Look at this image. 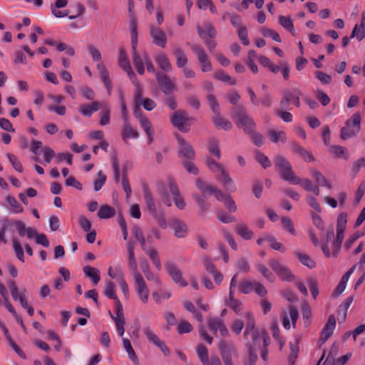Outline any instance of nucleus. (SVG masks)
Listing matches in <instances>:
<instances>
[{
    "label": "nucleus",
    "instance_id": "obj_1",
    "mask_svg": "<svg viewBox=\"0 0 365 365\" xmlns=\"http://www.w3.org/2000/svg\"><path fill=\"white\" fill-rule=\"evenodd\" d=\"M126 249L128 252V264L134 278L135 291L140 301L146 304L149 299V290L145 281L138 271L134 252V243L130 241L126 243Z\"/></svg>",
    "mask_w": 365,
    "mask_h": 365
},
{
    "label": "nucleus",
    "instance_id": "obj_2",
    "mask_svg": "<svg viewBox=\"0 0 365 365\" xmlns=\"http://www.w3.org/2000/svg\"><path fill=\"white\" fill-rule=\"evenodd\" d=\"M274 161L276 170L282 180L292 185H299L301 182V179L295 175L291 164L285 158L277 155Z\"/></svg>",
    "mask_w": 365,
    "mask_h": 365
},
{
    "label": "nucleus",
    "instance_id": "obj_3",
    "mask_svg": "<svg viewBox=\"0 0 365 365\" xmlns=\"http://www.w3.org/2000/svg\"><path fill=\"white\" fill-rule=\"evenodd\" d=\"M245 317L247 319V325L245 331V336L247 337L249 335H251L252 339V347L255 349L257 344L260 341V337L262 336L263 339V345L264 348H267V346L269 344V337L268 334L266 331L259 332V331L255 329V322L254 317L250 312L245 314Z\"/></svg>",
    "mask_w": 365,
    "mask_h": 365
},
{
    "label": "nucleus",
    "instance_id": "obj_4",
    "mask_svg": "<svg viewBox=\"0 0 365 365\" xmlns=\"http://www.w3.org/2000/svg\"><path fill=\"white\" fill-rule=\"evenodd\" d=\"M89 53L94 61L98 62L96 68L100 75V78L104 83L109 94H110L112 90V83L109 77L108 71L106 65L101 61L102 56L100 51L93 45H89L88 47Z\"/></svg>",
    "mask_w": 365,
    "mask_h": 365
},
{
    "label": "nucleus",
    "instance_id": "obj_5",
    "mask_svg": "<svg viewBox=\"0 0 365 365\" xmlns=\"http://www.w3.org/2000/svg\"><path fill=\"white\" fill-rule=\"evenodd\" d=\"M143 197L145 198V201L148 209L149 212L153 217V218L156 220L158 225L165 229L167 227V222L165 220V217L164 215L158 210L157 205L155 202V200L152 195V192L149 188V187L146 185H144L143 187Z\"/></svg>",
    "mask_w": 365,
    "mask_h": 365
},
{
    "label": "nucleus",
    "instance_id": "obj_6",
    "mask_svg": "<svg viewBox=\"0 0 365 365\" xmlns=\"http://www.w3.org/2000/svg\"><path fill=\"white\" fill-rule=\"evenodd\" d=\"M234 112L237 125L243 128L245 133H252L255 124L252 118L247 114L245 109L242 106H238L235 108Z\"/></svg>",
    "mask_w": 365,
    "mask_h": 365
},
{
    "label": "nucleus",
    "instance_id": "obj_7",
    "mask_svg": "<svg viewBox=\"0 0 365 365\" xmlns=\"http://www.w3.org/2000/svg\"><path fill=\"white\" fill-rule=\"evenodd\" d=\"M217 346L224 365H234L233 359L237 358L238 353L233 344L221 340Z\"/></svg>",
    "mask_w": 365,
    "mask_h": 365
},
{
    "label": "nucleus",
    "instance_id": "obj_8",
    "mask_svg": "<svg viewBox=\"0 0 365 365\" xmlns=\"http://www.w3.org/2000/svg\"><path fill=\"white\" fill-rule=\"evenodd\" d=\"M302 92L298 88L292 90H284L283 91V96L279 103V107L282 110H289L291 103H293L296 107L300 106V96Z\"/></svg>",
    "mask_w": 365,
    "mask_h": 365
},
{
    "label": "nucleus",
    "instance_id": "obj_9",
    "mask_svg": "<svg viewBox=\"0 0 365 365\" xmlns=\"http://www.w3.org/2000/svg\"><path fill=\"white\" fill-rule=\"evenodd\" d=\"M192 118L189 116L185 110H178L170 115L171 123L181 132L187 133L189 131V123Z\"/></svg>",
    "mask_w": 365,
    "mask_h": 365
},
{
    "label": "nucleus",
    "instance_id": "obj_10",
    "mask_svg": "<svg viewBox=\"0 0 365 365\" xmlns=\"http://www.w3.org/2000/svg\"><path fill=\"white\" fill-rule=\"evenodd\" d=\"M268 264L281 280L289 282L294 280V276L290 269L279 260L270 259L268 261Z\"/></svg>",
    "mask_w": 365,
    "mask_h": 365
},
{
    "label": "nucleus",
    "instance_id": "obj_11",
    "mask_svg": "<svg viewBox=\"0 0 365 365\" xmlns=\"http://www.w3.org/2000/svg\"><path fill=\"white\" fill-rule=\"evenodd\" d=\"M179 144L178 155L184 160H194L195 152L192 145L179 134L175 135Z\"/></svg>",
    "mask_w": 365,
    "mask_h": 365
},
{
    "label": "nucleus",
    "instance_id": "obj_12",
    "mask_svg": "<svg viewBox=\"0 0 365 365\" xmlns=\"http://www.w3.org/2000/svg\"><path fill=\"white\" fill-rule=\"evenodd\" d=\"M143 332L146 336L148 341L160 349L165 356L170 354V350L165 341L161 340L160 337L153 331L150 326L143 328Z\"/></svg>",
    "mask_w": 365,
    "mask_h": 365
},
{
    "label": "nucleus",
    "instance_id": "obj_13",
    "mask_svg": "<svg viewBox=\"0 0 365 365\" xmlns=\"http://www.w3.org/2000/svg\"><path fill=\"white\" fill-rule=\"evenodd\" d=\"M192 52L195 54L200 64L202 72H210L212 70V66L208 58L205 51L200 45L195 44L191 48Z\"/></svg>",
    "mask_w": 365,
    "mask_h": 365
},
{
    "label": "nucleus",
    "instance_id": "obj_14",
    "mask_svg": "<svg viewBox=\"0 0 365 365\" xmlns=\"http://www.w3.org/2000/svg\"><path fill=\"white\" fill-rule=\"evenodd\" d=\"M165 268L171 279L181 287H186L187 283L182 279V272L178 265L173 261H168Z\"/></svg>",
    "mask_w": 365,
    "mask_h": 365
},
{
    "label": "nucleus",
    "instance_id": "obj_15",
    "mask_svg": "<svg viewBox=\"0 0 365 365\" xmlns=\"http://www.w3.org/2000/svg\"><path fill=\"white\" fill-rule=\"evenodd\" d=\"M149 33L153 44L163 48H165L168 38L165 31L158 26L150 24L149 26Z\"/></svg>",
    "mask_w": 365,
    "mask_h": 365
},
{
    "label": "nucleus",
    "instance_id": "obj_16",
    "mask_svg": "<svg viewBox=\"0 0 365 365\" xmlns=\"http://www.w3.org/2000/svg\"><path fill=\"white\" fill-rule=\"evenodd\" d=\"M9 288L11 296L15 301H19L22 307H27L28 292L24 288L21 291L19 290L14 281L9 282Z\"/></svg>",
    "mask_w": 365,
    "mask_h": 365
},
{
    "label": "nucleus",
    "instance_id": "obj_17",
    "mask_svg": "<svg viewBox=\"0 0 365 365\" xmlns=\"http://www.w3.org/2000/svg\"><path fill=\"white\" fill-rule=\"evenodd\" d=\"M169 227L173 230L174 235L177 238H185L188 233V226L182 220L178 218H173L169 221Z\"/></svg>",
    "mask_w": 365,
    "mask_h": 365
},
{
    "label": "nucleus",
    "instance_id": "obj_18",
    "mask_svg": "<svg viewBox=\"0 0 365 365\" xmlns=\"http://www.w3.org/2000/svg\"><path fill=\"white\" fill-rule=\"evenodd\" d=\"M155 76L156 80L164 93L170 94L177 90L175 83L167 75L156 72Z\"/></svg>",
    "mask_w": 365,
    "mask_h": 365
},
{
    "label": "nucleus",
    "instance_id": "obj_19",
    "mask_svg": "<svg viewBox=\"0 0 365 365\" xmlns=\"http://www.w3.org/2000/svg\"><path fill=\"white\" fill-rule=\"evenodd\" d=\"M118 63L119 66L127 73L130 79H134L135 77V74L133 72L132 67L130 66V61L127 57L126 51L125 48H120L119 49L118 58Z\"/></svg>",
    "mask_w": 365,
    "mask_h": 365
},
{
    "label": "nucleus",
    "instance_id": "obj_20",
    "mask_svg": "<svg viewBox=\"0 0 365 365\" xmlns=\"http://www.w3.org/2000/svg\"><path fill=\"white\" fill-rule=\"evenodd\" d=\"M116 316L110 314V317L115 322L117 327L118 333L120 336H123L125 332L124 324L125 318L123 314V309L121 303H117V308H115Z\"/></svg>",
    "mask_w": 365,
    "mask_h": 365
},
{
    "label": "nucleus",
    "instance_id": "obj_21",
    "mask_svg": "<svg viewBox=\"0 0 365 365\" xmlns=\"http://www.w3.org/2000/svg\"><path fill=\"white\" fill-rule=\"evenodd\" d=\"M336 327V319L334 315H330L321 332L319 341L324 343L333 334Z\"/></svg>",
    "mask_w": 365,
    "mask_h": 365
},
{
    "label": "nucleus",
    "instance_id": "obj_22",
    "mask_svg": "<svg viewBox=\"0 0 365 365\" xmlns=\"http://www.w3.org/2000/svg\"><path fill=\"white\" fill-rule=\"evenodd\" d=\"M208 327L214 333L217 331H220L222 336H228L229 331L223 323V321L220 318H210L208 320Z\"/></svg>",
    "mask_w": 365,
    "mask_h": 365
},
{
    "label": "nucleus",
    "instance_id": "obj_23",
    "mask_svg": "<svg viewBox=\"0 0 365 365\" xmlns=\"http://www.w3.org/2000/svg\"><path fill=\"white\" fill-rule=\"evenodd\" d=\"M169 187L176 207L180 210H184L185 208L186 203L180 196V192L178 187L175 183L170 182Z\"/></svg>",
    "mask_w": 365,
    "mask_h": 365
},
{
    "label": "nucleus",
    "instance_id": "obj_24",
    "mask_svg": "<svg viewBox=\"0 0 365 365\" xmlns=\"http://www.w3.org/2000/svg\"><path fill=\"white\" fill-rule=\"evenodd\" d=\"M217 180L222 185L224 188L229 192H233L237 190L235 183L229 173L225 171L222 175H218Z\"/></svg>",
    "mask_w": 365,
    "mask_h": 365
},
{
    "label": "nucleus",
    "instance_id": "obj_25",
    "mask_svg": "<svg viewBox=\"0 0 365 365\" xmlns=\"http://www.w3.org/2000/svg\"><path fill=\"white\" fill-rule=\"evenodd\" d=\"M155 61L157 65L165 72H170L173 66L168 56L164 53H159L155 56Z\"/></svg>",
    "mask_w": 365,
    "mask_h": 365
},
{
    "label": "nucleus",
    "instance_id": "obj_26",
    "mask_svg": "<svg viewBox=\"0 0 365 365\" xmlns=\"http://www.w3.org/2000/svg\"><path fill=\"white\" fill-rule=\"evenodd\" d=\"M197 31L200 37L203 40L207 39V37L213 38L217 34L215 29L210 24H205L204 28L197 26Z\"/></svg>",
    "mask_w": 365,
    "mask_h": 365
},
{
    "label": "nucleus",
    "instance_id": "obj_27",
    "mask_svg": "<svg viewBox=\"0 0 365 365\" xmlns=\"http://www.w3.org/2000/svg\"><path fill=\"white\" fill-rule=\"evenodd\" d=\"M68 4V0H56L53 5H51V12L57 18H62L68 16L71 11H60L59 9L65 7Z\"/></svg>",
    "mask_w": 365,
    "mask_h": 365
},
{
    "label": "nucleus",
    "instance_id": "obj_28",
    "mask_svg": "<svg viewBox=\"0 0 365 365\" xmlns=\"http://www.w3.org/2000/svg\"><path fill=\"white\" fill-rule=\"evenodd\" d=\"M137 46L132 47L133 62L136 68L137 72L140 75H143L145 72V60L144 56L141 58L137 51Z\"/></svg>",
    "mask_w": 365,
    "mask_h": 365
},
{
    "label": "nucleus",
    "instance_id": "obj_29",
    "mask_svg": "<svg viewBox=\"0 0 365 365\" xmlns=\"http://www.w3.org/2000/svg\"><path fill=\"white\" fill-rule=\"evenodd\" d=\"M173 55L176 59V65L178 68H183L187 63V58L184 50L179 46L173 47Z\"/></svg>",
    "mask_w": 365,
    "mask_h": 365
},
{
    "label": "nucleus",
    "instance_id": "obj_30",
    "mask_svg": "<svg viewBox=\"0 0 365 365\" xmlns=\"http://www.w3.org/2000/svg\"><path fill=\"white\" fill-rule=\"evenodd\" d=\"M267 135L271 141L274 143L284 144L287 141L286 133L283 130L272 128L268 130Z\"/></svg>",
    "mask_w": 365,
    "mask_h": 365
},
{
    "label": "nucleus",
    "instance_id": "obj_31",
    "mask_svg": "<svg viewBox=\"0 0 365 365\" xmlns=\"http://www.w3.org/2000/svg\"><path fill=\"white\" fill-rule=\"evenodd\" d=\"M103 293L107 297L115 301V307L117 308V303H120V302L117 297L115 285L113 282L110 280L106 281Z\"/></svg>",
    "mask_w": 365,
    "mask_h": 365
},
{
    "label": "nucleus",
    "instance_id": "obj_32",
    "mask_svg": "<svg viewBox=\"0 0 365 365\" xmlns=\"http://www.w3.org/2000/svg\"><path fill=\"white\" fill-rule=\"evenodd\" d=\"M122 138L124 141H127L128 138H138L139 136L138 132L136 129L133 128L128 122H123V126L121 133Z\"/></svg>",
    "mask_w": 365,
    "mask_h": 365
},
{
    "label": "nucleus",
    "instance_id": "obj_33",
    "mask_svg": "<svg viewBox=\"0 0 365 365\" xmlns=\"http://www.w3.org/2000/svg\"><path fill=\"white\" fill-rule=\"evenodd\" d=\"M103 105L98 101H93L91 104L82 105L79 111L84 116H91L94 112L98 110Z\"/></svg>",
    "mask_w": 365,
    "mask_h": 365
},
{
    "label": "nucleus",
    "instance_id": "obj_34",
    "mask_svg": "<svg viewBox=\"0 0 365 365\" xmlns=\"http://www.w3.org/2000/svg\"><path fill=\"white\" fill-rule=\"evenodd\" d=\"M212 120L215 125L220 129L230 130L232 127L231 122L223 118L220 113L214 115Z\"/></svg>",
    "mask_w": 365,
    "mask_h": 365
},
{
    "label": "nucleus",
    "instance_id": "obj_35",
    "mask_svg": "<svg viewBox=\"0 0 365 365\" xmlns=\"http://www.w3.org/2000/svg\"><path fill=\"white\" fill-rule=\"evenodd\" d=\"M144 251L150 259L153 264L155 266L156 269L160 271L162 266L157 250L155 247L147 248V247L145 246V250Z\"/></svg>",
    "mask_w": 365,
    "mask_h": 365
},
{
    "label": "nucleus",
    "instance_id": "obj_36",
    "mask_svg": "<svg viewBox=\"0 0 365 365\" xmlns=\"http://www.w3.org/2000/svg\"><path fill=\"white\" fill-rule=\"evenodd\" d=\"M205 165L212 173L216 175V178L218 175H222L226 171L221 164L210 158L205 160Z\"/></svg>",
    "mask_w": 365,
    "mask_h": 365
},
{
    "label": "nucleus",
    "instance_id": "obj_37",
    "mask_svg": "<svg viewBox=\"0 0 365 365\" xmlns=\"http://www.w3.org/2000/svg\"><path fill=\"white\" fill-rule=\"evenodd\" d=\"M83 272L86 277H89L93 284H97L100 279V271L91 266H86L83 267Z\"/></svg>",
    "mask_w": 365,
    "mask_h": 365
},
{
    "label": "nucleus",
    "instance_id": "obj_38",
    "mask_svg": "<svg viewBox=\"0 0 365 365\" xmlns=\"http://www.w3.org/2000/svg\"><path fill=\"white\" fill-rule=\"evenodd\" d=\"M139 123L148 137L149 143H151L153 140V130L151 122L148 118L145 116H140Z\"/></svg>",
    "mask_w": 365,
    "mask_h": 365
},
{
    "label": "nucleus",
    "instance_id": "obj_39",
    "mask_svg": "<svg viewBox=\"0 0 365 365\" xmlns=\"http://www.w3.org/2000/svg\"><path fill=\"white\" fill-rule=\"evenodd\" d=\"M97 215L100 219H108L115 215V210L108 205H103L100 207Z\"/></svg>",
    "mask_w": 365,
    "mask_h": 365
},
{
    "label": "nucleus",
    "instance_id": "obj_40",
    "mask_svg": "<svg viewBox=\"0 0 365 365\" xmlns=\"http://www.w3.org/2000/svg\"><path fill=\"white\" fill-rule=\"evenodd\" d=\"M235 231L237 235L246 240L252 239L254 235L253 232L248 228V227L243 223L237 224L235 227Z\"/></svg>",
    "mask_w": 365,
    "mask_h": 365
},
{
    "label": "nucleus",
    "instance_id": "obj_41",
    "mask_svg": "<svg viewBox=\"0 0 365 365\" xmlns=\"http://www.w3.org/2000/svg\"><path fill=\"white\" fill-rule=\"evenodd\" d=\"M123 346L126 351L129 359L133 361V364L138 365V358L131 345V343L129 339H123Z\"/></svg>",
    "mask_w": 365,
    "mask_h": 365
},
{
    "label": "nucleus",
    "instance_id": "obj_42",
    "mask_svg": "<svg viewBox=\"0 0 365 365\" xmlns=\"http://www.w3.org/2000/svg\"><path fill=\"white\" fill-rule=\"evenodd\" d=\"M130 19V31L131 34V46L135 48V46H138V19L137 17L129 18Z\"/></svg>",
    "mask_w": 365,
    "mask_h": 365
},
{
    "label": "nucleus",
    "instance_id": "obj_43",
    "mask_svg": "<svg viewBox=\"0 0 365 365\" xmlns=\"http://www.w3.org/2000/svg\"><path fill=\"white\" fill-rule=\"evenodd\" d=\"M140 268L148 280L153 281L158 285L161 284L160 279L158 277L155 276L154 274L151 272L149 267V264L147 262L142 263Z\"/></svg>",
    "mask_w": 365,
    "mask_h": 365
},
{
    "label": "nucleus",
    "instance_id": "obj_44",
    "mask_svg": "<svg viewBox=\"0 0 365 365\" xmlns=\"http://www.w3.org/2000/svg\"><path fill=\"white\" fill-rule=\"evenodd\" d=\"M6 200L10 206L11 212L14 214L21 213L24 211L23 207L18 202L16 199L11 195H7Z\"/></svg>",
    "mask_w": 365,
    "mask_h": 365
},
{
    "label": "nucleus",
    "instance_id": "obj_45",
    "mask_svg": "<svg viewBox=\"0 0 365 365\" xmlns=\"http://www.w3.org/2000/svg\"><path fill=\"white\" fill-rule=\"evenodd\" d=\"M257 271L269 282H273L275 280V277L272 272L267 267V266L260 262L256 264Z\"/></svg>",
    "mask_w": 365,
    "mask_h": 365
},
{
    "label": "nucleus",
    "instance_id": "obj_46",
    "mask_svg": "<svg viewBox=\"0 0 365 365\" xmlns=\"http://www.w3.org/2000/svg\"><path fill=\"white\" fill-rule=\"evenodd\" d=\"M312 176L314 178L317 184L320 186H326L329 189L331 188V184L328 182L327 178L317 170L312 169L311 170Z\"/></svg>",
    "mask_w": 365,
    "mask_h": 365
},
{
    "label": "nucleus",
    "instance_id": "obj_47",
    "mask_svg": "<svg viewBox=\"0 0 365 365\" xmlns=\"http://www.w3.org/2000/svg\"><path fill=\"white\" fill-rule=\"evenodd\" d=\"M359 131V130H355V128L352 127L351 122H346V126L342 128L341 130V138L343 140H346L355 135Z\"/></svg>",
    "mask_w": 365,
    "mask_h": 365
},
{
    "label": "nucleus",
    "instance_id": "obj_48",
    "mask_svg": "<svg viewBox=\"0 0 365 365\" xmlns=\"http://www.w3.org/2000/svg\"><path fill=\"white\" fill-rule=\"evenodd\" d=\"M267 242L269 243L271 248L278 250L281 252H284L286 250L284 245L277 240V239L272 235L267 234Z\"/></svg>",
    "mask_w": 365,
    "mask_h": 365
},
{
    "label": "nucleus",
    "instance_id": "obj_49",
    "mask_svg": "<svg viewBox=\"0 0 365 365\" xmlns=\"http://www.w3.org/2000/svg\"><path fill=\"white\" fill-rule=\"evenodd\" d=\"M293 150L299 154L304 160L308 162L314 161V157L312 154L298 144H294Z\"/></svg>",
    "mask_w": 365,
    "mask_h": 365
},
{
    "label": "nucleus",
    "instance_id": "obj_50",
    "mask_svg": "<svg viewBox=\"0 0 365 365\" xmlns=\"http://www.w3.org/2000/svg\"><path fill=\"white\" fill-rule=\"evenodd\" d=\"M299 185H301L302 187L308 192H313L316 195H319V187L307 178L301 179V182Z\"/></svg>",
    "mask_w": 365,
    "mask_h": 365
},
{
    "label": "nucleus",
    "instance_id": "obj_51",
    "mask_svg": "<svg viewBox=\"0 0 365 365\" xmlns=\"http://www.w3.org/2000/svg\"><path fill=\"white\" fill-rule=\"evenodd\" d=\"M294 254L300 262L309 268H314L316 266V263L307 255L298 251Z\"/></svg>",
    "mask_w": 365,
    "mask_h": 365
},
{
    "label": "nucleus",
    "instance_id": "obj_52",
    "mask_svg": "<svg viewBox=\"0 0 365 365\" xmlns=\"http://www.w3.org/2000/svg\"><path fill=\"white\" fill-rule=\"evenodd\" d=\"M196 352L202 364L210 360V358H208V350L203 344H198L197 346Z\"/></svg>",
    "mask_w": 365,
    "mask_h": 365
},
{
    "label": "nucleus",
    "instance_id": "obj_53",
    "mask_svg": "<svg viewBox=\"0 0 365 365\" xmlns=\"http://www.w3.org/2000/svg\"><path fill=\"white\" fill-rule=\"evenodd\" d=\"M213 77L215 79L218 80V81H222V82H225V83H228L230 85H235L236 84V81L235 80H232V78L230 77V76L227 74L223 71H216L214 73Z\"/></svg>",
    "mask_w": 365,
    "mask_h": 365
},
{
    "label": "nucleus",
    "instance_id": "obj_54",
    "mask_svg": "<svg viewBox=\"0 0 365 365\" xmlns=\"http://www.w3.org/2000/svg\"><path fill=\"white\" fill-rule=\"evenodd\" d=\"M271 329L272 331V336L278 341L279 344V349H282L285 344L284 340L279 336V329L277 321H273L271 324Z\"/></svg>",
    "mask_w": 365,
    "mask_h": 365
},
{
    "label": "nucleus",
    "instance_id": "obj_55",
    "mask_svg": "<svg viewBox=\"0 0 365 365\" xmlns=\"http://www.w3.org/2000/svg\"><path fill=\"white\" fill-rule=\"evenodd\" d=\"M207 101L208 102L209 106L212 111L213 112L214 115H216L219 113H220V105L217 101L216 97L211 93L207 94Z\"/></svg>",
    "mask_w": 365,
    "mask_h": 365
},
{
    "label": "nucleus",
    "instance_id": "obj_56",
    "mask_svg": "<svg viewBox=\"0 0 365 365\" xmlns=\"http://www.w3.org/2000/svg\"><path fill=\"white\" fill-rule=\"evenodd\" d=\"M101 120L100 125L101 126L106 125L110 123V107L109 105H105L103 106V110L101 112Z\"/></svg>",
    "mask_w": 365,
    "mask_h": 365
},
{
    "label": "nucleus",
    "instance_id": "obj_57",
    "mask_svg": "<svg viewBox=\"0 0 365 365\" xmlns=\"http://www.w3.org/2000/svg\"><path fill=\"white\" fill-rule=\"evenodd\" d=\"M133 235L135 237L136 240H138L143 250H145V238L142 232L141 229L139 227H134L132 230Z\"/></svg>",
    "mask_w": 365,
    "mask_h": 365
},
{
    "label": "nucleus",
    "instance_id": "obj_58",
    "mask_svg": "<svg viewBox=\"0 0 365 365\" xmlns=\"http://www.w3.org/2000/svg\"><path fill=\"white\" fill-rule=\"evenodd\" d=\"M330 151L335 155L337 158H344L347 160L349 158V153L346 150L340 145H333L330 147Z\"/></svg>",
    "mask_w": 365,
    "mask_h": 365
},
{
    "label": "nucleus",
    "instance_id": "obj_59",
    "mask_svg": "<svg viewBox=\"0 0 365 365\" xmlns=\"http://www.w3.org/2000/svg\"><path fill=\"white\" fill-rule=\"evenodd\" d=\"M255 282L248 280L242 281L239 284V290L243 294H249L254 290Z\"/></svg>",
    "mask_w": 365,
    "mask_h": 365
},
{
    "label": "nucleus",
    "instance_id": "obj_60",
    "mask_svg": "<svg viewBox=\"0 0 365 365\" xmlns=\"http://www.w3.org/2000/svg\"><path fill=\"white\" fill-rule=\"evenodd\" d=\"M279 24L284 27L285 29L292 32V34L294 31V25L292 19L289 17L280 16L279 17Z\"/></svg>",
    "mask_w": 365,
    "mask_h": 365
},
{
    "label": "nucleus",
    "instance_id": "obj_61",
    "mask_svg": "<svg viewBox=\"0 0 365 365\" xmlns=\"http://www.w3.org/2000/svg\"><path fill=\"white\" fill-rule=\"evenodd\" d=\"M171 293L168 291L160 290V292H154L152 294L153 298L157 304L161 303V299H168L171 297Z\"/></svg>",
    "mask_w": 365,
    "mask_h": 365
},
{
    "label": "nucleus",
    "instance_id": "obj_62",
    "mask_svg": "<svg viewBox=\"0 0 365 365\" xmlns=\"http://www.w3.org/2000/svg\"><path fill=\"white\" fill-rule=\"evenodd\" d=\"M13 242V247L15 251V254L16 257L22 262H24V255L23 248L19 242V241L14 238L12 240Z\"/></svg>",
    "mask_w": 365,
    "mask_h": 365
},
{
    "label": "nucleus",
    "instance_id": "obj_63",
    "mask_svg": "<svg viewBox=\"0 0 365 365\" xmlns=\"http://www.w3.org/2000/svg\"><path fill=\"white\" fill-rule=\"evenodd\" d=\"M166 322V329H170L172 327L177 324V319L172 312H166L163 314Z\"/></svg>",
    "mask_w": 365,
    "mask_h": 365
},
{
    "label": "nucleus",
    "instance_id": "obj_64",
    "mask_svg": "<svg viewBox=\"0 0 365 365\" xmlns=\"http://www.w3.org/2000/svg\"><path fill=\"white\" fill-rule=\"evenodd\" d=\"M192 330V326L186 320H181L177 326V331L182 334L189 333Z\"/></svg>",
    "mask_w": 365,
    "mask_h": 365
}]
</instances>
